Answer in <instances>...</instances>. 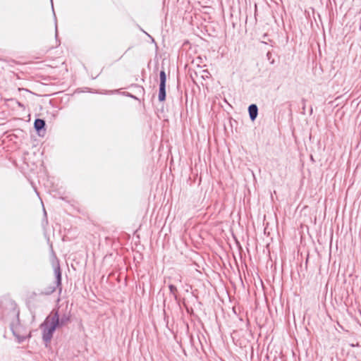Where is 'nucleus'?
Instances as JSON below:
<instances>
[{
    "mask_svg": "<svg viewBox=\"0 0 361 361\" xmlns=\"http://www.w3.org/2000/svg\"><path fill=\"white\" fill-rule=\"evenodd\" d=\"M169 288L170 290V293L175 297V298H177L176 293L178 291L176 287L172 284H170L169 286Z\"/></svg>",
    "mask_w": 361,
    "mask_h": 361,
    "instance_id": "423d86ee",
    "label": "nucleus"
},
{
    "mask_svg": "<svg viewBox=\"0 0 361 361\" xmlns=\"http://www.w3.org/2000/svg\"><path fill=\"white\" fill-rule=\"evenodd\" d=\"M35 128L37 131H39L43 129L45 126V121L40 118H37L34 123Z\"/></svg>",
    "mask_w": 361,
    "mask_h": 361,
    "instance_id": "39448f33",
    "label": "nucleus"
},
{
    "mask_svg": "<svg viewBox=\"0 0 361 361\" xmlns=\"http://www.w3.org/2000/svg\"><path fill=\"white\" fill-rule=\"evenodd\" d=\"M178 280L180 282V281H181V276H179V278L178 279Z\"/></svg>",
    "mask_w": 361,
    "mask_h": 361,
    "instance_id": "6e6552de",
    "label": "nucleus"
},
{
    "mask_svg": "<svg viewBox=\"0 0 361 361\" xmlns=\"http://www.w3.org/2000/svg\"><path fill=\"white\" fill-rule=\"evenodd\" d=\"M68 319H69L68 317H66L61 318V321H59V325L64 324L66 322H67L68 321Z\"/></svg>",
    "mask_w": 361,
    "mask_h": 361,
    "instance_id": "0eeeda50",
    "label": "nucleus"
},
{
    "mask_svg": "<svg viewBox=\"0 0 361 361\" xmlns=\"http://www.w3.org/2000/svg\"><path fill=\"white\" fill-rule=\"evenodd\" d=\"M18 106H23L20 102H18Z\"/></svg>",
    "mask_w": 361,
    "mask_h": 361,
    "instance_id": "1a4fd4ad",
    "label": "nucleus"
},
{
    "mask_svg": "<svg viewBox=\"0 0 361 361\" xmlns=\"http://www.w3.org/2000/svg\"><path fill=\"white\" fill-rule=\"evenodd\" d=\"M54 274H55V276H56V286L52 287L49 291H47L46 293L47 294H50V293H53L55 290L56 287H59L60 288V290H61V272L60 267L59 266L55 267V269H54Z\"/></svg>",
    "mask_w": 361,
    "mask_h": 361,
    "instance_id": "7ed1b4c3",
    "label": "nucleus"
},
{
    "mask_svg": "<svg viewBox=\"0 0 361 361\" xmlns=\"http://www.w3.org/2000/svg\"><path fill=\"white\" fill-rule=\"evenodd\" d=\"M59 326V317L57 312L47 317L41 325V328L43 329L42 338L45 342H49L51 340L53 334Z\"/></svg>",
    "mask_w": 361,
    "mask_h": 361,
    "instance_id": "f257e3e1",
    "label": "nucleus"
},
{
    "mask_svg": "<svg viewBox=\"0 0 361 361\" xmlns=\"http://www.w3.org/2000/svg\"><path fill=\"white\" fill-rule=\"evenodd\" d=\"M250 118L252 121L255 120L258 114V108L256 104H251L248 107Z\"/></svg>",
    "mask_w": 361,
    "mask_h": 361,
    "instance_id": "20e7f679",
    "label": "nucleus"
},
{
    "mask_svg": "<svg viewBox=\"0 0 361 361\" xmlns=\"http://www.w3.org/2000/svg\"><path fill=\"white\" fill-rule=\"evenodd\" d=\"M160 84L159 91V100L163 102L166 99V76L164 71L160 72Z\"/></svg>",
    "mask_w": 361,
    "mask_h": 361,
    "instance_id": "f03ea898",
    "label": "nucleus"
}]
</instances>
